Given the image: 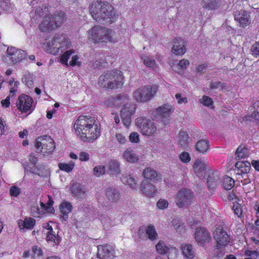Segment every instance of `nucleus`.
Here are the masks:
<instances>
[{
    "label": "nucleus",
    "instance_id": "1",
    "mask_svg": "<svg viewBox=\"0 0 259 259\" xmlns=\"http://www.w3.org/2000/svg\"><path fill=\"white\" fill-rule=\"evenodd\" d=\"M74 128L77 136L84 142L93 141L100 134V128L94 124V119L92 117L79 116L74 123Z\"/></svg>",
    "mask_w": 259,
    "mask_h": 259
},
{
    "label": "nucleus",
    "instance_id": "2",
    "mask_svg": "<svg viewBox=\"0 0 259 259\" xmlns=\"http://www.w3.org/2000/svg\"><path fill=\"white\" fill-rule=\"evenodd\" d=\"M89 11L93 18L97 21L111 23L117 18L116 12L107 2L94 1L90 5Z\"/></svg>",
    "mask_w": 259,
    "mask_h": 259
},
{
    "label": "nucleus",
    "instance_id": "3",
    "mask_svg": "<svg viewBox=\"0 0 259 259\" xmlns=\"http://www.w3.org/2000/svg\"><path fill=\"white\" fill-rule=\"evenodd\" d=\"M123 77L121 71L118 70L108 71L99 78V84L103 88L114 89L123 85Z\"/></svg>",
    "mask_w": 259,
    "mask_h": 259
},
{
    "label": "nucleus",
    "instance_id": "4",
    "mask_svg": "<svg viewBox=\"0 0 259 259\" xmlns=\"http://www.w3.org/2000/svg\"><path fill=\"white\" fill-rule=\"evenodd\" d=\"M113 35L114 32L111 29L100 26H95L89 31V37L94 42L116 41Z\"/></svg>",
    "mask_w": 259,
    "mask_h": 259
},
{
    "label": "nucleus",
    "instance_id": "5",
    "mask_svg": "<svg viewBox=\"0 0 259 259\" xmlns=\"http://www.w3.org/2000/svg\"><path fill=\"white\" fill-rule=\"evenodd\" d=\"M50 52L55 55H57L60 51L62 52L64 50L70 47V43L66 38L65 34L56 35L53 38L48 42Z\"/></svg>",
    "mask_w": 259,
    "mask_h": 259
},
{
    "label": "nucleus",
    "instance_id": "6",
    "mask_svg": "<svg viewBox=\"0 0 259 259\" xmlns=\"http://www.w3.org/2000/svg\"><path fill=\"white\" fill-rule=\"evenodd\" d=\"M156 85H146L140 88L133 93L134 99L139 102H146L152 99L157 92Z\"/></svg>",
    "mask_w": 259,
    "mask_h": 259
},
{
    "label": "nucleus",
    "instance_id": "7",
    "mask_svg": "<svg viewBox=\"0 0 259 259\" xmlns=\"http://www.w3.org/2000/svg\"><path fill=\"white\" fill-rule=\"evenodd\" d=\"M34 146L36 151L43 155L51 154L55 148L54 141L48 136H45L43 138H39L37 139Z\"/></svg>",
    "mask_w": 259,
    "mask_h": 259
},
{
    "label": "nucleus",
    "instance_id": "8",
    "mask_svg": "<svg viewBox=\"0 0 259 259\" xmlns=\"http://www.w3.org/2000/svg\"><path fill=\"white\" fill-rule=\"evenodd\" d=\"M136 124L140 129L142 133L146 136L152 135L156 131V127L152 120L145 117L137 118Z\"/></svg>",
    "mask_w": 259,
    "mask_h": 259
},
{
    "label": "nucleus",
    "instance_id": "9",
    "mask_svg": "<svg viewBox=\"0 0 259 259\" xmlns=\"http://www.w3.org/2000/svg\"><path fill=\"white\" fill-rule=\"evenodd\" d=\"M7 56L3 57L5 61H8V59L13 63L21 62L27 57V53L23 50L18 49L14 47H9L7 50Z\"/></svg>",
    "mask_w": 259,
    "mask_h": 259
},
{
    "label": "nucleus",
    "instance_id": "10",
    "mask_svg": "<svg viewBox=\"0 0 259 259\" xmlns=\"http://www.w3.org/2000/svg\"><path fill=\"white\" fill-rule=\"evenodd\" d=\"M193 198V193L190 190L183 189L177 194L176 204L179 207H183L190 204Z\"/></svg>",
    "mask_w": 259,
    "mask_h": 259
},
{
    "label": "nucleus",
    "instance_id": "11",
    "mask_svg": "<svg viewBox=\"0 0 259 259\" xmlns=\"http://www.w3.org/2000/svg\"><path fill=\"white\" fill-rule=\"evenodd\" d=\"M33 99L28 95H21L17 101L16 105L18 109L22 112L26 113L30 111V112L33 110L32 104Z\"/></svg>",
    "mask_w": 259,
    "mask_h": 259
},
{
    "label": "nucleus",
    "instance_id": "12",
    "mask_svg": "<svg viewBox=\"0 0 259 259\" xmlns=\"http://www.w3.org/2000/svg\"><path fill=\"white\" fill-rule=\"evenodd\" d=\"M213 237L217 243L222 246H226L230 241V237L222 228H218L213 233Z\"/></svg>",
    "mask_w": 259,
    "mask_h": 259
},
{
    "label": "nucleus",
    "instance_id": "13",
    "mask_svg": "<svg viewBox=\"0 0 259 259\" xmlns=\"http://www.w3.org/2000/svg\"><path fill=\"white\" fill-rule=\"evenodd\" d=\"M136 110L135 105L130 104L128 107H124L120 111V115L123 124L128 127L131 123V116Z\"/></svg>",
    "mask_w": 259,
    "mask_h": 259
},
{
    "label": "nucleus",
    "instance_id": "14",
    "mask_svg": "<svg viewBox=\"0 0 259 259\" xmlns=\"http://www.w3.org/2000/svg\"><path fill=\"white\" fill-rule=\"evenodd\" d=\"M195 238L198 244L203 245L210 240L211 236L205 228H197L195 233Z\"/></svg>",
    "mask_w": 259,
    "mask_h": 259
},
{
    "label": "nucleus",
    "instance_id": "15",
    "mask_svg": "<svg viewBox=\"0 0 259 259\" xmlns=\"http://www.w3.org/2000/svg\"><path fill=\"white\" fill-rule=\"evenodd\" d=\"M235 20L237 21L240 26L242 27H245L250 23V18L247 12L245 10H241L237 11L234 13Z\"/></svg>",
    "mask_w": 259,
    "mask_h": 259
},
{
    "label": "nucleus",
    "instance_id": "16",
    "mask_svg": "<svg viewBox=\"0 0 259 259\" xmlns=\"http://www.w3.org/2000/svg\"><path fill=\"white\" fill-rule=\"evenodd\" d=\"M186 42L181 37H176L173 40V46L171 52L177 55H182L185 53Z\"/></svg>",
    "mask_w": 259,
    "mask_h": 259
},
{
    "label": "nucleus",
    "instance_id": "17",
    "mask_svg": "<svg viewBox=\"0 0 259 259\" xmlns=\"http://www.w3.org/2000/svg\"><path fill=\"white\" fill-rule=\"evenodd\" d=\"M104 199L107 203L116 202L120 199V193L114 188H108L105 190Z\"/></svg>",
    "mask_w": 259,
    "mask_h": 259
},
{
    "label": "nucleus",
    "instance_id": "18",
    "mask_svg": "<svg viewBox=\"0 0 259 259\" xmlns=\"http://www.w3.org/2000/svg\"><path fill=\"white\" fill-rule=\"evenodd\" d=\"M114 249L108 244L98 246L97 256L100 259H110L113 255Z\"/></svg>",
    "mask_w": 259,
    "mask_h": 259
},
{
    "label": "nucleus",
    "instance_id": "19",
    "mask_svg": "<svg viewBox=\"0 0 259 259\" xmlns=\"http://www.w3.org/2000/svg\"><path fill=\"white\" fill-rule=\"evenodd\" d=\"M39 28L41 31L47 32L56 28V25L52 19V15L49 14L45 17V19L39 25Z\"/></svg>",
    "mask_w": 259,
    "mask_h": 259
},
{
    "label": "nucleus",
    "instance_id": "20",
    "mask_svg": "<svg viewBox=\"0 0 259 259\" xmlns=\"http://www.w3.org/2000/svg\"><path fill=\"white\" fill-rule=\"evenodd\" d=\"M220 176L218 172L211 171L209 173L207 183L209 189L213 190L220 184Z\"/></svg>",
    "mask_w": 259,
    "mask_h": 259
},
{
    "label": "nucleus",
    "instance_id": "21",
    "mask_svg": "<svg viewBox=\"0 0 259 259\" xmlns=\"http://www.w3.org/2000/svg\"><path fill=\"white\" fill-rule=\"evenodd\" d=\"M141 190L143 193L148 197H153L157 193V189L155 186L152 184H146L143 182L141 185Z\"/></svg>",
    "mask_w": 259,
    "mask_h": 259
},
{
    "label": "nucleus",
    "instance_id": "22",
    "mask_svg": "<svg viewBox=\"0 0 259 259\" xmlns=\"http://www.w3.org/2000/svg\"><path fill=\"white\" fill-rule=\"evenodd\" d=\"M193 168L195 174L200 178H204L206 176L207 167L205 163L197 159L193 165Z\"/></svg>",
    "mask_w": 259,
    "mask_h": 259
},
{
    "label": "nucleus",
    "instance_id": "23",
    "mask_svg": "<svg viewBox=\"0 0 259 259\" xmlns=\"http://www.w3.org/2000/svg\"><path fill=\"white\" fill-rule=\"evenodd\" d=\"M158 114L163 118H167L169 117L170 115L173 112L174 109L171 105L169 104H164L161 106L159 107L157 109ZM168 119L164 121V123L168 122Z\"/></svg>",
    "mask_w": 259,
    "mask_h": 259
},
{
    "label": "nucleus",
    "instance_id": "24",
    "mask_svg": "<svg viewBox=\"0 0 259 259\" xmlns=\"http://www.w3.org/2000/svg\"><path fill=\"white\" fill-rule=\"evenodd\" d=\"M108 170L110 175H119L120 173V165L118 161L115 159L110 160L107 164Z\"/></svg>",
    "mask_w": 259,
    "mask_h": 259
},
{
    "label": "nucleus",
    "instance_id": "25",
    "mask_svg": "<svg viewBox=\"0 0 259 259\" xmlns=\"http://www.w3.org/2000/svg\"><path fill=\"white\" fill-rule=\"evenodd\" d=\"M235 166L237 169L238 175H245L250 171L251 168L250 163L247 161H238L236 163Z\"/></svg>",
    "mask_w": 259,
    "mask_h": 259
},
{
    "label": "nucleus",
    "instance_id": "26",
    "mask_svg": "<svg viewBox=\"0 0 259 259\" xmlns=\"http://www.w3.org/2000/svg\"><path fill=\"white\" fill-rule=\"evenodd\" d=\"M59 208L62 214V218L63 220L67 221L68 218V214L72 210V206L70 203L64 202L60 205Z\"/></svg>",
    "mask_w": 259,
    "mask_h": 259
},
{
    "label": "nucleus",
    "instance_id": "27",
    "mask_svg": "<svg viewBox=\"0 0 259 259\" xmlns=\"http://www.w3.org/2000/svg\"><path fill=\"white\" fill-rule=\"evenodd\" d=\"M203 7L208 10L218 9L221 5V0H203Z\"/></svg>",
    "mask_w": 259,
    "mask_h": 259
},
{
    "label": "nucleus",
    "instance_id": "28",
    "mask_svg": "<svg viewBox=\"0 0 259 259\" xmlns=\"http://www.w3.org/2000/svg\"><path fill=\"white\" fill-rule=\"evenodd\" d=\"M114 100L113 101H114L115 106L118 107L122 106L128 107L129 105L127 104L128 98L126 95L124 94H120L114 97Z\"/></svg>",
    "mask_w": 259,
    "mask_h": 259
},
{
    "label": "nucleus",
    "instance_id": "29",
    "mask_svg": "<svg viewBox=\"0 0 259 259\" xmlns=\"http://www.w3.org/2000/svg\"><path fill=\"white\" fill-rule=\"evenodd\" d=\"M156 251L161 254H164L167 253H169L170 251H176L175 247H169L166 246L164 242L162 241H159L156 245Z\"/></svg>",
    "mask_w": 259,
    "mask_h": 259
},
{
    "label": "nucleus",
    "instance_id": "30",
    "mask_svg": "<svg viewBox=\"0 0 259 259\" xmlns=\"http://www.w3.org/2000/svg\"><path fill=\"white\" fill-rule=\"evenodd\" d=\"M196 150L203 154L206 153L209 149V141L207 140H199L195 145Z\"/></svg>",
    "mask_w": 259,
    "mask_h": 259
},
{
    "label": "nucleus",
    "instance_id": "31",
    "mask_svg": "<svg viewBox=\"0 0 259 259\" xmlns=\"http://www.w3.org/2000/svg\"><path fill=\"white\" fill-rule=\"evenodd\" d=\"M122 157L126 161L131 163H135L139 160L138 156L133 150L130 149H126L124 151Z\"/></svg>",
    "mask_w": 259,
    "mask_h": 259
},
{
    "label": "nucleus",
    "instance_id": "32",
    "mask_svg": "<svg viewBox=\"0 0 259 259\" xmlns=\"http://www.w3.org/2000/svg\"><path fill=\"white\" fill-rule=\"evenodd\" d=\"M71 192L74 196L78 198H82L85 196V191L79 183H76L72 185Z\"/></svg>",
    "mask_w": 259,
    "mask_h": 259
},
{
    "label": "nucleus",
    "instance_id": "33",
    "mask_svg": "<svg viewBox=\"0 0 259 259\" xmlns=\"http://www.w3.org/2000/svg\"><path fill=\"white\" fill-rule=\"evenodd\" d=\"M142 59L143 60L144 64L146 66L155 71L158 70V65L156 63L155 60L153 59L152 57L143 56L142 57Z\"/></svg>",
    "mask_w": 259,
    "mask_h": 259
},
{
    "label": "nucleus",
    "instance_id": "34",
    "mask_svg": "<svg viewBox=\"0 0 259 259\" xmlns=\"http://www.w3.org/2000/svg\"><path fill=\"white\" fill-rule=\"evenodd\" d=\"M35 224V220L34 219L29 218H25L24 221H19L18 224L21 229L26 228L32 229Z\"/></svg>",
    "mask_w": 259,
    "mask_h": 259
},
{
    "label": "nucleus",
    "instance_id": "35",
    "mask_svg": "<svg viewBox=\"0 0 259 259\" xmlns=\"http://www.w3.org/2000/svg\"><path fill=\"white\" fill-rule=\"evenodd\" d=\"M49 8L47 6L42 5L41 7H34L31 11V13H34L39 16L44 17L48 15Z\"/></svg>",
    "mask_w": 259,
    "mask_h": 259
},
{
    "label": "nucleus",
    "instance_id": "36",
    "mask_svg": "<svg viewBox=\"0 0 259 259\" xmlns=\"http://www.w3.org/2000/svg\"><path fill=\"white\" fill-rule=\"evenodd\" d=\"M178 140L181 146L185 147L189 142L190 138L187 132L181 131L178 134Z\"/></svg>",
    "mask_w": 259,
    "mask_h": 259
},
{
    "label": "nucleus",
    "instance_id": "37",
    "mask_svg": "<svg viewBox=\"0 0 259 259\" xmlns=\"http://www.w3.org/2000/svg\"><path fill=\"white\" fill-rule=\"evenodd\" d=\"M182 252L185 256L192 258L195 256L194 251L191 244H186L182 247Z\"/></svg>",
    "mask_w": 259,
    "mask_h": 259
},
{
    "label": "nucleus",
    "instance_id": "38",
    "mask_svg": "<svg viewBox=\"0 0 259 259\" xmlns=\"http://www.w3.org/2000/svg\"><path fill=\"white\" fill-rule=\"evenodd\" d=\"M146 233L148 236V238L151 241L155 240L157 239L158 234L156 231L155 227L151 224L147 226L146 229Z\"/></svg>",
    "mask_w": 259,
    "mask_h": 259
},
{
    "label": "nucleus",
    "instance_id": "39",
    "mask_svg": "<svg viewBox=\"0 0 259 259\" xmlns=\"http://www.w3.org/2000/svg\"><path fill=\"white\" fill-rule=\"evenodd\" d=\"M222 182L223 188L227 190H231L235 185L234 180L229 176L224 177Z\"/></svg>",
    "mask_w": 259,
    "mask_h": 259
},
{
    "label": "nucleus",
    "instance_id": "40",
    "mask_svg": "<svg viewBox=\"0 0 259 259\" xmlns=\"http://www.w3.org/2000/svg\"><path fill=\"white\" fill-rule=\"evenodd\" d=\"M52 16V19H54L56 28L60 26L65 19L64 13L63 12H59Z\"/></svg>",
    "mask_w": 259,
    "mask_h": 259
},
{
    "label": "nucleus",
    "instance_id": "41",
    "mask_svg": "<svg viewBox=\"0 0 259 259\" xmlns=\"http://www.w3.org/2000/svg\"><path fill=\"white\" fill-rule=\"evenodd\" d=\"M121 181L126 182L132 189H135L137 187V180L131 175L125 177L122 176L121 178Z\"/></svg>",
    "mask_w": 259,
    "mask_h": 259
},
{
    "label": "nucleus",
    "instance_id": "42",
    "mask_svg": "<svg viewBox=\"0 0 259 259\" xmlns=\"http://www.w3.org/2000/svg\"><path fill=\"white\" fill-rule=\"evenodd\" d=\"M144 177L147 179L153 180L157 177V174L155 170L151 168H146L143 171Z\"/></svg>",
    "mask_w": 259,
    "mask_h": 259
},
{
    "label": "nucleus",
    "instance_id": "43",
    "mask_svg": "<svg viewBox=\"0 0 259 259\" xmlns=\"http://www.w3.org/2000/svg\"><path fill=\"white\" fill-rule=\"evenodd\" d=\"M248 149L247 148H242L241 146H239L237 149L235 155L236 156V158L241 159L246 157L248 155Z\"/></svg>",
    "mask_w": 259,
    "mask_h": 259
},
{
    "label": "nucleus",
    "instance_id": "44",
    "mask_svg": "<svg viewBox=\"0 0 259 259\" xmlns=\"http://www.w3.org/2000/svg\"><path fill=\"white\" fill-rule=\"evenodd\" d=\"M74 51L73 50H70L66 51L63 55L60 57V62L62 64L68 66V60L69 58L71 55L74 54Z\"/></svg>",
    "mask_w": 259,
    "mask_h": 259
},
{
    "label": "nucleus",
    "instance_id": "45",
    "mask_svg": "<svg viewBox=\"0 0 259 259\" xmlns=\"http://www.w3.org/2000/svg\"><path fill=\"white\" fill-rule=\"evenodd\" d=\"M58 166L61 170L69 172L72 170L74 166V163L73 162L69 163H60L59 164Z\"/></svg>",
    "mask_w": 259,
    "mask_h": 259
},
{
    "label": "nucleus",
    "instance_id": "46",
    "mask_svg": "<svg viewBox=\"0 0 259 259\" xmlns=\"http://www.w3.org/2000/svg\"><path fill=\"white\" fill-rule=\"evenodd\" d=\"M47 241H52L56 243H59L58 236L52 230V231H48L46 233Z\"/></svg>",
    "mask_w": 259,
    "mask_h": 259
},
{
    "label": "nucleus",
    "instance_id": "47",
    "mask_svg": "<svg viewBox=\"0 0 259 259\" xmlns=\"http://www.w3.org/2000/svg\"><path fill=\"white\" fill-rule=\"evenodd\" d=\"M22 82L25 84L29 88H33V77L32 76L28 74V75H24L22 78Z\"/></svg>",
    "mask_w": 259,
    "mask_h": 259
},
{
    "label": "nucleus",
    "instance_id": "48",
    "mask_svg": "<svg viewBox=\"0 0 259 259\" xmlns=\"http://www.w3.org/2000/svg\"><path fill=\"white\" fill-rule=\"evenodd\" d=\"M82 249V250L79 252L84 258H88L91 256L90 246L88 244H83Z\"/></svg>",
    "mask_w": 259,
    "mask_h": 259
},
{
    "label": "nucleus",
    "instance_id": "49",
    "mask_svg": "<svg viewBox=\"0 0 259 259\" xmlns=\"http://www.w3.org/2000/svg\"><path fill=\"white\" fill-rule=\"evenodd\" d=\"M94 174L97 177H100L105 173V167L104 166L98 165L94 168Z\"/></svg>",
    "mask_w": 259,
    "mask_h": 259
},
{
    "label": "nucleus",
    "instance_id": "50",
    "mask_svg": "<svg viewBox=\"0 0 259 259\" xmlns=\"http://www.w3.org/2000/svg\"><path fill=\"white\" fill-rule=\"evenodd\" d=\"M233 209H234L235 214L237 215L239 218L242 217L243 210L241 205L238 202H235L234 203Z\"/></svg>",
    "mask_w": 259,
    "mask_h": 259
},
{
    "label": "nucleus",
    "instance_id": "51",
    "mask_svg": "<svg viewBox=\"0 0 259 259\" xmlns=\"http://www.w3.org/2000/svg\"><path fill=\"white\" fill-rule=\"evenodd\" d=\"M32 256L33 258H35V257H39L42 254V250L41 248L36 245L32 246Z\"/></svg>",
    "mask_w": 259,
    "mask_h": 259
},
{
    "label": "nucleus",
    "instance_id": "52",
    "mask_svg": "<svg viewBox=\"0 0 259 259\" xmlns=\"http://www.w3.org/2000/svg\"><path fill=\"white\" fill-rule=\"evenodd\" d=\"M31 212L35 217H39L40 214L44 213V211L38 207L37 205H34L31 207Z\"/></svg>",
    "mask_w": 259,
    "mask_h": 259
},
{
    "label": "nucleus",
    "instance_id": "53",
    "mask_svg": "<svg viewBox=\"0 0 259 259\" xmlns=\"http://www.w3.org/2000/svg\"><path fill=\"white\" fill-rule=\"evenodd\" d=\"M251 52L252 56L255 57H259V42H256L251 48Z\"/></svg>",
    "mask_w": 259,
    "mask_h": 259
},
{
    "label": "nucleus",
    "instance_id": "54",
    "mask_svg": "<svg viewBox=\"0 0 259 259\" xmlns=\"http://www.w3.org/2000/svg\"><path fill=\"white\" fill-rule=\"evenodd\" d=\"M200 103L206 106H210L212 105L213 101L211 98L208 96H203L200 99Z\"/></svg>",
    "mask_w": 259,
    "mask_h": 259
},
{
    "label": "nucleus",
    "instance_id": "55",
    "mask_svg": "<svg viewBox=\"0 0 259 259\" xmlns=\"http://www.w3.org/2000/svg\"><path fill=\"white\" fill-rule=\"evenodd\" d=\"M179 158L184 163H188L191 158L189 156V154L187 152H183L179 155Z\"/></svg>",
    "mask_w": 259,
    "mask_h": 259
},
{
    "label": "nucleus",
    "instance_id": "56",
    "mask_svg": "<svg viewBox=\"0 0 259 259\" xmlns=\"http://www.w3.org/2000/svg\"><path fill=\"white\" fill-rule=\"evenodd\" d=\"M156 205L158 208L163 209L167 207L168 203L166 200L160 199L158 201Z\"/></svg>",
    "mask_w": 259,
    "mask_h": 259
},
{
    "label": "nucleus",
    "instance_id": "57",
    "mask_svg": "<svg viewBox=\"0 0 259 259\" xmlns=\"http://www.w3.org/2000/svg\"><path fill=\"white\" fill-rule=\"evenodd\" d=\"M40 206L41 208L40 209L44 211V213L47 212L49 213H52L54 211V209L53 207H51L50 206H47L43 202H40Z\"/></svg>",
    "mask_w": 259,
    "mask_h": 259
},
{
    "label": "nucleus",
    "instance_id": "58",
    "mask_svg": "<svg viewBox=\"0 0 259 259\" xmlns=\"http://www.w3.org/2000/svg\"><path fill=\"white\" fill-rule=\"evenodd\" d=\"M223 84L219 81H210V89L211 90H215L218 89H222Z\"/></svg>",
    "mask_w": 259,
    "mask_h": 259
},
{
    "label": "nucleus",
    "instance_id": "59",
    "mask_svg": "<svg viewBox=\"0 0 259 259\" xmlns=\"http://www.w3.org/2000/svg\"><path fill=\"white\" fill-rule=\"evenodd\" d=\"M20 192V189L15 186H13L10 188V194L13 197H17L19 194Z\"/></svg>",
    "mask_w": 259,
    "mask_h": 259
},
{
    "label": "nucleus",
    "instance_id": "60",
    "mask_svg": "<svg viewBox=\"0 0 259 259\" xmlns=\"http://www.w3.org/2000/svg\"><path fill=\"white\" fill-rule=\"evenodd\" d=\"M189 61L187 60L183 59L180 61L178 65L183 70L185 69L189 65Z\"/></svg>",
    "mask_w": 259,
    "mask_h": 259
},
{
    "label": "nucleus",
    "instance_id": "61",
    "mask_svg": "<svg viewBox=\"0 0 259 259\" xmlns=\"http://www.w3.org/2000/svg\"><path fill=\"white\" fill-rule=\"evenodd\" d=\"M130 140L132 143H138L139 141V135L136 132L131 133L129 136Z\"/></svg>",
    "mask_w": 259,
    "mask_h": 259
},
{
    "label": "nucleus",
    "instance_id": "62",
    "mask_svg": "<svg viewBox=\"0 0 259 259\" xmlns=\"http://www.w3.org/2000/svg\"><path fill=\"white\" fill-rule=\"evenodd\" d=\"M207 64H201L198 65L196 68V72L198 73H201L203 72L207 67Z\"/></svg>",
    "mask_w": 259,
    "mask_h": 259
},
{
    "label": "nucleus",
    "instance_id": "63",
    "mask_svg": "<svg viewBox=\"0 0 259 259\" xmlns=\"http://www.w3.org/2000/svg\"><path fill=\"white\" fill-rule=\"evenodd\" d=\"M79 160L81 161H87L90 159V155L85 152H81L79 155Z\"/></svg>",
    "mask_w": 259,
    "mask_h": 259
},
{
    "label": "nucleus",
    "instance_id": "64",
    "mask_svg": "<svg viewBox=\"0 0 259 259\" xmlns=\"http://www.w3.org/2000/svg\"><path fill=\"white\" fill-rule=\"evenodd\" d=\"M245 254L247 256H251L256 258V257L259 256V252L256 250L251 251L247 250L245 251Z\"/></svg>",
    "mask_w": 259,
    "mask_h": 259
}]
</instances>
